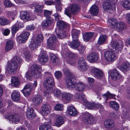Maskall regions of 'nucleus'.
<instances>
[{"instance_id": "obj_1", "label": "nucleus", "mask_w": 130, "mask_h": 130, "mask_svg": "<svg viewBox=\"0 0 130 130\" xmlns=\"http://www.w3.org/2000/svg\"><path fill=\"white\" fill-rule=\"evenodd\" d=\"M44 76L45 78L43 82V86L46 90L50 91L54 85V78L52 74L48 72H44Z\"/></svg>"}, {"instance_id": "obj_2", "label": "nucleus", "mask_w": 130, "mask_h": 130, "mask_svg": "<svg viewBox=\"0 0 130 130\" xmlns=\"http://www.w3.org/2000/svg\"><path fill=\"white\" fill-rule=\"evenodd\" d=\"M64 73L66 74V85H67L70 88L73 87V83L75 80V75L70 72L67 68H65L63 69Z\"/></svg>"}, {"instance_id": "obj_3", "label": "nucleus", "mask_w": 130, "mask_h": 130, "mask_svg": "<svg viewBox=\"0 0 130 130\" xmlns=\"http://www.w3.org/2000/svg\"><path fill=\"white\" fill-rule=\"evenodd\" d=\"M41 66L36 64H32L31 67V72L32 75L36 78H40L41 76Z\"/></svg>"}, {"instance_id": "obj_4", "label": "nucleus", "mask_w": 130, "mask_h": 130, "mask_svg": "<svg viewBox=\"0 0 130 130\" xmlns=\"http://www.w3.org/2000/svg\"><path fill=\"white\" fill-rule=\"evenodd\" d=\"M111 44L112 47V48H111L112 50L114 51H117V52L120 51L123 46V42L120 40L112 41Z\"/></svg>"}, {"instance_id": "obj_5", "label": "nucleus", "mask_w": 130, "mask_h": 130, "mask_svg": "<svg viewBox=\"0 0 130 130\" xmlns=\"http://www.w3.org/2000/svg\"><path fill=\"white\" fill-rule=\"evenodd\" d=\"M76 77L75 78V80L74 81V82L73 83V87H72L71 88L70 87H69L66 85V87L67 88H69L70 89H73L74 88L77 91H79L82 92L86 88V85L82 82H81L77 83L75 84L76 82Z\"/></svg>"}, {"instance_id": "obj_6", "label": "nucleus", "mask_w": 130, "mask_h": 130, "mask_svg": "<svg viewBox=\"0 0 130 130\" xmlns=\"http://www.w3.org/2000/svg\"><path fill=\"white\" fill-rule=\"evenodd\" d=\"M82 120L87 125L92 124L94 123V117L88 112L84 114Z\"/></svg>"}, {"instance_id": "obj_7", "label": "nucleus", "mask_w": 130, "mask_h": 130, "mask_svg": "<svg viewBox=\"0 0 130 130\" xmlns=\"http://www.w3.org/2000/svg\"><path fill=\"white\" fill-rule=\"evenodd\" d=\"M104 55L105 60L111 63L114 61L116 58L115 53L111 51H106L105 52Z\"/></svg>"}, {"instance_id": "obj_8", "label": "nucleus", "mask_w": 130, "mask_h": 130, "mask_svg": "<svg viewBox=\"0 0 130 130\" xmlns=\"http://www.w3.org/2000/svg\"><path fill=\"white\" fill-rule=\"evenodd\" d=\"M6 119L11 121L13 123H17L20 121V117L19 115L17 114H14L10 116L9 114L5 116Z\"/></svg>"}, {"instance_id": "obj_9", "label": "nucleus", "mask_w": 130, "mask_h": 130, "mask_svg": "<svg viewBox=\"0 0 130 130\" xmlns=\"http://www.w3.org/2000/svg\"><path fill=\"white\" fill-rule=\"evenodd\" d=\"M48 45L51 49L54 50L55 47V43H58L56 40V37L55 36L50 37L47 40Z\"/></svg>"}, {"instance_id": "obj_10", "label": "nucleus", "mask_w": 130, "mask_h": 130, "mask_svg": "<svg viewBox=\"0 0 130 130\" xmlns=\"http://www.w3.org/2000/svg\"><path fill=\"white\" fill-rule=\"evenodd\" d=\"M83 104L88 109H91L95 108L98 109L99 107L100 104L94 102L89 103L87 101L86 99H83Z\"/></svg>"}, {"instance_id": "obj_11", "label": "nucleus", "mask_w": 130, "mask_h": 130, "mask_svg": "<svg viewBox=\"0 0 130 130\" xmlns=\"http://www.w3.org/2000/svg\"><path fill=\"white\" fill-rule=\"evenodd\" d=\"M29 33L26 31H23L18 37L17 40L19 43L24 42L28 38Z\"/></svg>"}, {"instance_id": "obj_12", "label": "nucleus", "mask_w": 130, "mask_h": 130, "mask_svg": "<svg viewBox=\"0 0 130 130\" xmlns=\"http://www.w3.org/2000/svg\"><path fill=\"white\" fill-rule=\"evenodd\" d=\"M91 72L92 75L98 79L101 78L103 76V72L99 69L95 67L91 69Z\"/></svg>"}, {"instance_id": "obj_13", "label": "nucleus", "mask_w": 130, "mask_h": 130, "mask_svg": "<svg viewBox=\"0 0 130 130\" xmlns=\"http://www.w3.org/2000/svg\"><path fill=\"white\" fill-rule=\"evenodd\" d=\"M114 5L111 1L107 0L105 1L103 4V7L104 10L108 12H110L112 11V6Z\"/></svg>"}, {"instance_id": "obj_14", "label": "nucleus", "mask_w": 130, "mask_h": 130, "mask_svg": "<svg viewBox=\"0 0 130 130\" xmlns=\"http://www.w3.org/2000/svg\"><path fill=\"white\" fill-rule=\"evenodd\" d=\"M18 67V66L14 63V62H11L7 64L6 69L9 73L12 74L14 73Z\"/></svg>"}, {"instance_id": "obj_15", "label": "nucleus", "mask_w": 130, "mask_h": 130, "mask_svg": "<svg viewBox=\"0 0 130 130\" xmlns=\"http://www.w3.org/2000/svg\"><path fill=\"white\" fill-rule=\"evenodd\" d=\"M109 72L111 77L114 80L120 79V75L119 73L116 69H114L111 70Z\"/></svg>"}, {"instance_id": "obj_16", "label": "nucleus", "mask_w": 130, "mask_h": 130, "mask_svg": "<svg viewBox=\"0 0 130 130\" xmlns=\"http://www.w3.org/2000/svg\"><path fill=\"white\" fill-rule=\"evenodd\" d=\"M21 19L25 21H28L31 19L30 15L29 13L26 11H23L20 13Z\"/></svg>"}, {"instance_id": "obj_17", "label": "nucleus", "mask_w": 130, "mask_h": 130, "mask_svg": "<svg viewBox=\"0 0 130 130\" xmlns=\"http://www.w3.org/2000/svg\"><path fill=\"white\" fill-rule=\"evenodd\" d=\"M88 60L90 62L93 63L96 61L98 58V55L95 53H92L89 54L87 57Z\"/></svg>"}, {"instance_id": "obj_18", "label": "nucleus", "mask_w": 130, "mask_h": 130, "mask_svg": "<svg viewBox=\"0 0 130 130\" xmlns=\"http://www.w3.org/2000/svg\"><path fill=\"white\" fill-rule=\"evenodd\" d=\"M34 108H30L28 109L26 112L27 117L29 119H32L35 118L36 114L34 111Z\"/></svg>"}, {"instance_id": "obj_19", "label": "nucleus", "mask_w": 130, "mask_h": 130, "mask_svg": "<svg viewBox=\"0 0 130 130\" xmlns=\"http://www.w3.org/2000/svg\"><path fill=\"white\" fill-rule=\"evenodd\" d=\"M64 123L63 118L60 115H57L56 117V121L54 123L55 125L58 127H60Z\"/></svg>"}, {"instance_id": "obj_20", "label": "nucleus", "mask_w": 130, "mask_h": 130, "mask_svg": "<svg viewBox=\"0 0 130 130\" xmlns=\"http://www.w3.org/2000/svg\"><path fill=\"white\" fill-rule=\"evenodd\" d=\"M39 61L42 63H45L48 60V56L45 53H41L38 57Z\"/></svg>"}, {"instance_id": "obj_21", "label": "nucleus", "mask_w": 130, "mask_h": 130, "mask_svg": "<svg viewBox=\"0 0 130 130\" xmlns=\"http://www.w3.org/2000/svg\"><path fill=\"white\" fill-rule=\"evenodd\" d=\"M104 125L106 128L110 129L111 128L114 126V121L111 119H107L104 121Z\"/></svg>"}, {"instance_id": "obj_22", "label": "nucleus", "mask_w": 130, "mask_h": 130, "mask_svg": "<svg viewBox=\"0 0 130 130\" xmlns=\"http://www.w3.org/2000/svg\"><path fill=\"white\" fill-rule=\"evenodd\" d=\"M50 106L48 104H44L41 107L42 114L43 116H45L50 113Z\"/></svg>"}, {"instance_id": "obj_23", "label": "nucleus", "mask_w": 130, "mask_h": 130, "mask_svg": "<svg viewBox=\"0 0 130 130\" xmlns=\"http://www.w3.org/2000/svg\"><path fill=\"white\" fill-rule=\"evenodd\" d=\"M68 114L72 116H76L77 114V112L75 108L73 106H70L67 108Z\"/></svg>"}, {"instance_id": "obj_24", "label": "nucleus", "mask_w": 130, "mask_h": 130, "mask_svg": "<svg viewBox=\"0 0 130 130\" xmlns=\"http://www.w3.org/2000/svg\"><path fill=\"white\" fill-rule=\"evenodd\" d=\"M56 32L57 37L60 39H62L66 36L65 31L64 30L56 29Z\"/></svg>"}, {"instance_id": "obj_25", "label": "nucleus", "mask_w": 130, "mask_h": 130, "mask_svg": "<svg viewBox=\"0 0 130 130\" xmlns=\"http://www.w3.org/2000/svg\"><path fill=\"white\" fill-rule=\"evenodd\" d=\"M50 57L51 62L54 64H56L60 62V60L59 58L53 53H50Z\"/></svg>"}, {"instance_id": "obj_26", "label": "nucleus", "mask_w": 130, "mask_h": 130, "mask_svg": "<svg viewBox=\"0 0 130 130\" xmlns=\"http://www.w3.org/2000/svg\"><path fill=\"white\" fill-rule=\"evenodd\" d=\"M69 8L73 12V14H76L77 13L78 11L79 8L77 4L73 3L70 5L69 6Z\"/></svg>"}, {"instance_id": "obj_27", "label": "nucleus", "mask_w": 130, "mask_h": 130, "mask_svg": "<svg viewBox=\"0 0 130 130\" xmlns=\"http://www.w3.org/2000/svg\"><path fill=\"white\" fill-rule=\"evenodd\" d=\"M33 103L35 105L40 104L42 102V98L40 95H36L32 100Z\"/></svg>"}, {"instance_id": "obj_28", "label": "nucleus", "mask_w": 130, "mask_h": 130, "mask_svg": "<svg viewBox=\"0 0 130 130\" xmlns=\"http://www.w3.org/2000/svg\"><path fill=\"white\" fill-rule=\"evenodd\" d=\"M73 41L71 42L70 44L71 47L74 49L77 48L79 46L80 42L78 39H73Z\"/></svg>"}, {"instance_id": "obj_29", "label": "nucleus", "mask_w": 130, "mask_h": 130, "mask_svg": "<svg viewBox=\"0 0 130 130\" xmlns=\"http://www.w3.org/2000/svg\"><path fill=\"white\" fill-rule=\"evenodd\" d=\"M11 97L13 100L16 102H19L20 99V95L19 92L14 91L12 93Z\"/></svg>"}, {"instance_id": "obj_30", "label": "nucleus", "mask_w": 130, "mask_h": 130, "mask_svg": "<svg viewBox=\"0 0 130 130\" xmlns=\"http://www.w3.org/2000/svg\"><path fill=\"white\" fill-rule=\"evenodd\" d=\"M23 25L20 22H17L12 27L11 31L12 32L15 33L19 29L23 27Z\"/></svg>"}, {"instance_id": "obj_31", "label": "nucleus", "mask_w": 130, "mask_h": 130, "mask_svg": "<svg viewBox=\"0 0 130 130\" xmlns=\"http://www.w3.org/2000/svg\"><path fill=\"white\" fill-rule=\"evenodd\" d=\"M94 35V32H86L83 35V38L85 41H88L91 39Z\"/></svg>"}, {"instance_id": "obj_32", "label": "nucleus", "mask_w": 130, "mask_h": 130, "mask_svg": "<svg viewBox=\"0 0 130 130\" xmlns=\"http://www.w3.org/2000/svg\"><path fill=\"white\" fill-rule=\"evenodd\" d=\"M126 27V25L124 23L120 22L119 23H117L115 28L117 29L118 31H120L125 29Z\"/></svg>"}, {"instance_id": "obj_33", "label": "nucleus", "mask_w": 130, "mask_h": 130, "mask_svg": "<svg viewBox=\"0 0 130 130\" xmlns=\"http://www.w3.org/2000/svg\"><path fill=\"white\" fill-rule=\"evenodd\" d=\"M98 11V8L97 6L95 5L92 6L90 9V12L91 14L94 15H97Z\"/></svg>"}, {"instance_id": "obj_34", "label": "nucleus", "mask_w": 130, "mask_h": 130, "mask_svg": "<svg viewBox=\"0 0 130 130\" xmlns=\"http://www.w3.org/2000/svg\"><path fill=\"white\" fill-rule=\"evenodd\" d=\"M57 25L58 28V29H60L64 30L67 26L66 23L62 21H59L57 23Z\"/></svg>"}, {"instance_id": "obj_35", "label": "nucleus", "mask_w": 130, "mask_h": 130, "mask_svg": "<svg viewBox=\"0 0 130 130\" xmlns=\"http://www.w3.org/2000/svg\"><path fill=\"white\" fill-rule=\"evenodd\" d=\"M80 33L79 31L75 29H73L71 32L73 39H78V37Z\"/></svg>"}, {"instance_id": "obj_36", "label": "nucleus", "mask_w": 130, "mask_h": 130, "mask_svg": "<svg viewBox=\"0 0 130 130\" xmlns=\"http://www.w3.org/2000/svg\"><path fill=\"white\" fill-rule=\"evenodd\" d=\"M53 22V20L46 19L43 22L42 25L44 27H47L51 25Z\"/></svg>"}, {"instance_id": "obj_37", "label": "nucleus", "mask_w": 130, "mask_h": 130, "mask_svg": "<svg viewBox=\"0 0 130 130\" xmlns=\"http://www.w3.org/2000/svg\"><path fill=\"white\" fill-rule=\"evenodd\" d=\"M108 24L110 25V27L112 28H115L116 26L117 23L116 20L113 18H111L108 19Z\"/></svg>"}, {"instance_id": "obj_38", "label": "nucleus", "mask_w": 130, "mask_h": 130, "mask_svg": "<svg viewBox=\"0 0 130 130\" xmlns=\"http://www.w3.org/2000/svg\"><path fill=\"white\" fill-rule=\"evenodd\" d=\"M22 61V59L18 56H15L13 58V60L11 62H14V63L18 66V64H21Z\"/></svg>"}, {"instance_id": "obj_39", "label": "nucleus", "mask_w": 130, "mask_h": 130, "mask_svg": "<svg viewBox=\"0 0 130 130\" xmlns=\"http://www.w3.org/2000/svg\"><path fill=\"white\" fill-rule=\"evenodd\" d=\"M13 42L12 41L9 40L7 41L6 43L5 49L6 51H10L13 47Z\"/></svg>"}, {"instance_id": "obj_40", "label": "nucleus", "mask_w": 130, "mask_h": 130, "mask_svg": "<svg viewBox=\"0 0 130 130\" xmlns=\"http://www.w3.org/2000/svg\"><path fill=\"white\" fill-rule=\"evenodd\" d=\"M120 69L123 72L128 71L130 69V65L128 63H125L122 65Z\"/></svg>"}, {"instance_id": "obj_41", "label": "nucleus", "mask_w": 130, "mask_h": 130, "mask_svg": "<svg viewBox=\"0 0 130 130\" xmlns=\"http://www.w3.org/2000/svg\"><path fill=\"white\" fill-rule=\"evenodd\" d=\"M121 4L124 8L127 10L130 9V1L125 0L124 1L121 2Z\"/></svg>"}, {"instance_id": "obj_42", "label": "nucleus", "mask_w": 130, "mask_h": 130, "mask_svg": "<svg viewBox=\"0 0 130 130\" xmlns=\"http://www.w3.org/2000/svg\"><path fill=\"white\" fill-rule=\"evenodd\" d=\"M40 45L38 44V43L36 41L34 40L29 45V47L30 49L32 50L36 49Z\"/></svg>"}, {"instance_id": "obj_43", "label": "nucleus", "mask_w": 130, "mask_h": 130, "mask_svg": "<svg viewBox=\"0 0 130 130\" xmlns=\"http://www.w3.org/2000/svg\"><path fill=\"white\" fill-rule=\"evenodd\" d=\"M74 55L72 53H70L69 55V57L70 58L67 61V62L72 65H74L75 64V61L73 59Z\"/></svg>"}, {"instance_id": "obj_44", "label": "nucleus", "mask_w": 130, "mask_h": 130, "mask_svg": "<svg viewBox=\"0 0 130 130\" xmlns=\"http://www.w3.org/2000/svg\"><path fill=\"white\" fill-rule=\"evenodd\" d=\"M62 98L66 101L70 100L72 97V95L69 93H64L62 95Z\"/></svg>"}, {"instance_id": "obj_45", "label": "nucleus", "mask_w": 130, "mask_h": 130, "mask_svg": "<svg viewBox=\"0 0 130 130\" xmlns=\"http://www.w3.org/2000/svg\"><path fill=\"white\" fill-rule=\"evenodd\" d=\"M109 106L112 109H115L116 110H118L119 107V105L118 103L115 101H110Z\"/></svg>"}, {"instance_id": "obj_46", "label": "nucleus", "mask_w": 130, "mask_h": 130, "mask_svg": "<svg viewBox=\"0 0 130 130\" xmlns=\"http://www.w3.org/2000/svg\"><path fill=\"white\" fill-rule=\"evenodd\" d=\"M11 85L12 86H16L19 83V80L18 77H12L11 79Z\"/></svg>"}, {"instance_id": "obj_47", "label": "nucleus", "mask_w": 130, "mask_h": 130, "mask_svg": "<svg viewBox=\"0 0 130 130\" xmlns=\"http://www.w3.org/2000/svg\"><path fill=\"white\" fill-rule=\"evenodd\" d=\"M116 96L115 94H112L108 91L107 92V93L103 95V97L106 99L108 98H114Z\"/></svg>"}, {"instance_id": "obj_48", "label": "nucleus", "mask_w": 130, "mask_h": 130, "mask_svg": "<svg viewBox=\"0 0 130 130\" xmlns=\"http://www.w3.org/2000/svg\"><path fill=\"white\" fill-rule=\"evenodd\" d=\"M106 40V37L105 35L100 36L99 37L98 43L99 44H101L104 43Z\"/></svg>"}, {"instance_id": "obj_49", "label": "nucleus", "mask_w": 130, "mask_h": 130, "mask_svg": "<svg viewBox=\"0 0 130 130\" xmlns=\"http://www.w3.org/2000/svg\"><path fill=\"white\" fill-rule=\"evenodd\" d=\"M43 39V35L42 34H39L37 35L36 39L34 40L36 41L38 44L40 45L41 42H42Z\"/></svg>"}, {"instance_id": "obj_50", "label": "nucleus", "mask_w": 130, "mask_h": 130, "mask_svg": "<svg viewBox=\"0 0 130 130\" xmlns=\"http://www.w3.org/2000/svg\"><path fill=\"white\" fill-rule=\"evenodd\" d=\"M121 118L124 123L125 121L130 118V113L127 112L123 113L121 115Z\"/></svg>"}, {"instance_id": "obj_51", "label": "nucleus", "mask_w": 130, "mask_h": 130, "mask_svg": "<svg viewBox=\"0 0 130 130\" xmlns=\"http://www.w3.org/2000/svg\"><path fill=\"white\" fill-rule=\"evenodd\" d=\"M63 105L61 104H57L54 107V109L55 110L58 111H61L63 110Z\"/></svg>"}, {"instance_id": "obj_52", "label": "nucleus", "mask_w": 130, "mask_h": 130, "mask_svg": "<svg viewBox=\"0 0 130 130\" xmlns=\"http://www.w3.org/2000/svg\"><path fill=\"white\" fill-rule=\"evenodd\" d=\"M52 12V11L45 10L44 12V16L46 18V19H50L51 18L50 16Z\"/></svg>"}, {"instance_id": "obj_53", "label": "nucleus", "mask_w": 130, "mask_h": 130, "mask_svg": "<svg viewBox=\"0 0 130 130\" xmlns=\"http://www.w3.org/2000/svg\"><path fill=\"white\" fill-rule=\"evenodd\" d=\"M24 54L26 58L30 60L32 58L30 51L28 50L25 51L24 52Z\"/></svg>"}, {"instance_id": "obj_54", "label": "nucleus", "mask_w": 130, "mask_h": 130, "mask_svg": "<svg viewBox=\"0 0 130 130\" xmlns=\"http://www.w3.org/2000/svg\"><path fill=\"white\" fill-rule=\"evenodd\" d=\"M35 9L34 11L35 12L40 13L42 12V8L40 5H37L35 7Z\"/></svg>"}, {"instance_id": "obj_55", "label": "nucleus", "mask_w": 130, "mask_h": 130, "mask_svg": "<svg viewBox=\"0 0 130 130\" xmlns=\"http://www.w3.org/2000/svg\"><path fill=\"white\" fill-rule=\"evenodd\" d=\"M54 94V95L58 98L60 96L61 94V91L60 90L58 89H54L53 91Z\"/></svg>"}, {"instance_id": "obj_56", "label": "nucleus", "mask_w": 130, "mask_h": 130, "mask_svg": "<svg viewBox=\"0 0 130 130\" xmlns=\"http://www.w3.org/2000/svg\"><path fill=\"white\" fill-rule=\"evenodd\" d=\"M79 70L81 71H85L87 70L88 68V66L86 63L84 64H83L78 66Z\"/></svg>"}, {"instance_id": "obj_57", "label": "nucleus", "mask_w": 130, "mask_h": 130, "mask_svg": "<svg viewBox=\"0 0 130 130\" xmlns=\"http://www.w3.org/2000/svg\"><path fill=\"white\" fill-rule=\"evenodd\" d=\"M7 24V21L4 18L0 17V25H5Z\"/></svg>"}, {"instance_id": "obj_58", "label": "nucleus", "mask_w": 130, "mask_h": 130, "mask_svg": "<svg viewBox=\"0 0 130 130\" xmlns=\"http://www.w3.org/2000/svg\"><path fill=\"white\" fill-rule=\"evenodd\" d=\"M54 75L55 77L57 79L61 78L62 76V72L60 71H56Z\"/></svg>"}, {"instance_id": "obj_59", "label": "nucleus", "mask_w": 130, "mask_h": 130, "mask_svg": "<svg viewBox=\"0 0 130 130\" xmlns=\"http://www.w3.org/2000/svg\"><path fill=\"white\" fill-rule=\"evenodd\" d=\"M29 85H27L24 87V89L23 90V93L24 95L25 96H27L29 95L30 94V92H29L28 91H27V90H26V88H27H27L29 87Z\"/></svg>"}, {"instance_id": "obj_60", "label": "nucleus", "mask_w": 130, "mask_h": 130, "mask_svg": "<svg viewBox=\"0 0 130 130\" xmlns=\"http://www.w3.org/2000/svg\"><path fill=\"white\" fill-rule=\"evenodd\" d=\"M65 14L69 17H71V14H73V12L68 7V8L66 9L65 11Z\"/></svg>"}, {"instance_id": "obj_61", "label": "nucleus", "mask_w": 130, "mask_h": 130, "mask_svg": "<svg viewBox=\"0 0 130 130\" xmlns=\"http://www.w3.org/2000/svg\"><path fill=\"white\" fill-rule=\"evenodd\" d=\"M75 97L77 99H81L83 101V99H84V96L83 95V94L79 93H76L75 95Z\"/></svg>"}, {"instance_id": "obj_62", "label": "nucleus", "mask_w": 130, "mask_h": 130, "mask_svg": "<svg viewBox=\"0 0 130 130\" xmlns=\"http://www.w3.org/2000/svg\"><path fill=\"white\" fill-rule=\"evenodd\" d=\"M4 4L5 6L7 7H9L13 5V4L9 0L5 1L4 2Z\"/></svg>"}, {"instance_id": "obj_63", "label": "nucleus", "mask_w": 130, "mask_h": 130, "mask_svg": "<svg viewBox=\"0 0 130 130\" xmlns=\"http://www.w3.org/2000/svg\"><path fill=\"white\" fill-rule=\"evenodd\" d=\"M85 63H86L85 61L83 58H80L79 59L78 62V66Z\"/></svg>"}, {"instance_id": "obj_64", "label": "nucleus", "mask_w": 130, "mask_h": 130, "mask_svg": "<svg viewBox=\"0 0 130 130\" xmlns=\"http://www.w3.org/2000/svg\"><path fill=\"white\" fill-rule=\"evenodd\" d=\"M25 77L26 78L29 80H31L32 77L29 71H27L25 74Z\"/></svg>"}]
</instances>
